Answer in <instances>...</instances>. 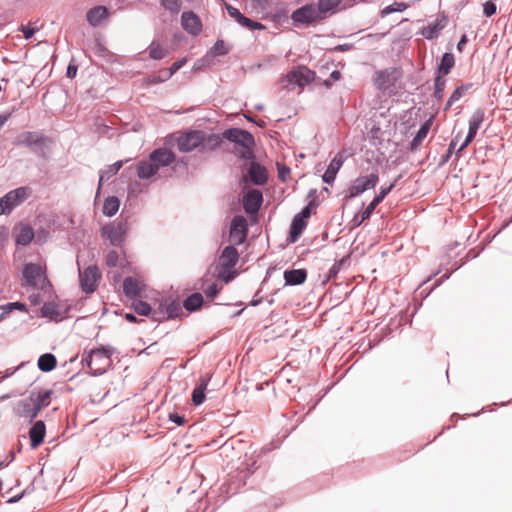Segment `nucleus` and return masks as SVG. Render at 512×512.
Masks as SVG:
<instances>
[{"mask_svg": "<svg viewBox=\"0 0 512 512\" xmlns=\"http://www.w3.org/2000/svg\"><path fill=\"white\" fill-rule=\"evenodd\" d=\"M53 394V389L35 386L29 391L26 398L19 400L14 405L13 413L19 418L26 419L27 423H33L41 411L51 404Z\"/></svg>", "mask_w": 512, "mask_h": 512, "instance_id": "f257e3e1", "label": "nucleus"}, {"mask_svg": "<svg viewBox=\"0 0 512 512\" xmlns=\"http://www.w3.org/2000/svg\"><path fill=\"white\" fill-rule=\"evenodd\" d=\"M222 145V138L216 134H206L205 130H184L179 136L178 150L189 153L195 149L200 152H213Z\"/></svg>", "mask_w": 512, "mask_h": 512, "instance_id": "f03ea898", "label": "nucleus"}, {"mask_svg": "<svg viewBox=\"0 0 512 512\" xmlns=\"http://www.w3.org/2000/svg\"><path fill=\"white\" fill-rule=\"evenodd\" d=\"M220 137L233 144L231 153L243 164L256 159V141L250 130H223Z\"/></svg>", "mask_w": 512, "mask_h": 512, "instance_id": "7ed1b4c3", "label": "nucleus"}, {"mask_svg": "<svg viewBox=\"0 0 512 512\" xmlns=\"http://www.w3.org/2000/svg\"><path fill=\"white\" fill-rule=\"evenodd\" d=\"M21 286L26 289L54 293V287L47 275V268L41 263L24 262L21 266Z\"/></svg>", "mask_w": 512, "mask_h": 512, "instance_id": "20e7f679", "label": "nucleus"}, {"mask_svg": "<svg viewBox=\"0 0 512 512\" xmlns=\"http://www.w3.org/2000/svg\"><path fill=\"white\" fill-rule=\"evenodd\" d=\"M239 261V253L234 245L225 246L218 259V263L214 266L212 277L222 281V284L232 282L236 273L234 267Z\"/></svg>", "mask_w": 512, "mask_h": 512, "instance_id": "39448f33", "label": "nucleus"}, {"mask_svg": "<svg viewBox=\"0 0 512 512\" xmlns=\"http://www.w3.org/2000/svg\"><path fill=\"white\" fill-rule=\"evenodd\" d=\"M51 143L52 140L50 137L31 130H27L26 132L19 134L14 140V144L16 146L26 147L32 153L43 159L47 158Z\"/></svg>", "mask_w": 512, "mask_h": 512, "instance_id": "423d86ee", "label": "nucleus"}, {"mask_svg": "<svg viewBox=\"0 0 512 512\" xmlns=\"http://www.w3.org/2000/svg\"><path fill=\"white\" fill-rule=\"evenodd\" d=\"M129 232V223L125 219H116L104 224L101 229V237L116 248H122Z\"/></svg>", "mask_w": 512, "mask_h": 512, "instance_id": "0eeeda50", "label": "nucleus"}, {"mask_svg": "<svg viewBox=\"0 0 512 512\" xmlns=\"http://www.w3.org/2000/svg\"><path fill=\"white\" fill-rule=\"evenodd\" d=\"M29 186L12 189L0 197V215H9L16 207L25 202L31 195Z\"/></svg>", "mask_w": 512, "mask_h": 512, "instance_id": "6e6552de", "label": "nucleus"}, {"mask_svg": "<svg viewBox=\"0 0 512 512\" xmlns=\"http://www.w3.org/2000/svg\"><path fill=\"white\" fill-rule=\"evenodd\" d=\"M378 182H379V175H378L377 171H373L369 175H366V176H358L349 185V187L344 195L343 201L345 203H347L351 199L359 197L364 192L375 188L376 185L378 184Z\"/></svg>", "mask_w": 512, "mask_h": 512, "instance_id": "1a4fd4ad", "label": "nucleus"}, {"mask_svg": "<svg viewBox=\"0 0 512 512\" xmlns=\"http://www.w3.org/2000/svg\"><path fill=\"white\" fill-rule=\"evenodd\" d=\"M102 274L96 265H89L84 270H79V286L87 295L93 294L99 286Z\"/></svg>", "mask_w": 512, "mask_h": 512, "instance_id": "9d476101", "label": "nucleus"}, {"mask_svg": "<svg viewBox=\"0 0 512 512\" xmlns=\"http://www.w3.org/2000/svg\"><path fill=\"white\" fill-rule=\"evenodd\" d=\"M159 311L162 312V319L167 321L185 317L182 305L177 298L171 296L161 297L156 300Z\"/></svg>", "mask_w": 512, "mask_h": 512, "instance_id": "9b49d317", "label": "nucleus"}, {"mask_svg": "<svg viewBox=\"0 0 512 512\" xmlns=\"http://www.w3.org/2000/svg\"><path fill=\"white\" fill-rule=\"evenodd\" d=\"M313 80L314 72L305 66H299L293 69L285 77V81L287 82L286 87L288 89H293L295 86L303 88Z\"/></svg>", "mask_w": 512, "mask_h": 512, "instance_id": "f8f14e48", "label": "nucleus"}, {"mask_svg": "<svg viewBox=\"0 0 512 512\" xmlns=\"http://www.w3.org/2000/svg\"><path fill=\"white\" fill-rule=\"evenodd\" d=\"M323 15L324 14L316 5L311 4L296 9L292 13L291 19L294 21V23L310 24L314 21L322 19Z\"/></svg>", "mask_w": 512, "mask_h": 512, "instance_id": "ddd939ff", "label": "nucleus"}, {"mask_svg": "<svg viewBox=\"0 0 512 512\" xmlns=\"http://www.w3.org/2000/svg\"><path fill=\"white\" fill-rule=\"evenodd\" d=\"M345 150H341L335 154V156L329 162L325 172L322 175V181L332 186L336 180L337 174L341 169L344 161L348 157Z\"/></svg>", "mask_w": 512, "mask_h": 512, "instance_id": "4468645a", "label": "nucleus"}, {"mask_svg": "<svg viewBox=\"0 0 512 512\" xmlns=\"http://www.w3.org/2000/svg\"><path fill=\"white\" fill-rule=\"evenodd\" d=\"M13 237L16 246L26 247L34 241L35 230L29 223L19 222L13 228Z\"/></svg>", "mask_w": 512, "mask_h": 512, "instance_id": "2eb2a0df", "label": "nucleus"}, {"mask_svg": "<svg viewBox=\"0 0 512 512\" xmlns=\"http://www.w3.org/2000/svg\"><path fill=\"white\" fill-rule=\"evenodd\" d=\"M248 235V229L245 218L242 215H236L230 222L229 237L235 245H241Z\"/></svg>", "mask_w": 512, "mask_h": 512, "instance_id": "dca6fc26", "label": "nucleus"}, {"mask_svg": "<svg viewBox=\"0 0 512 512\" xmlns=\"http://www.w3.org/2000/svg\"><path fill=\"white\" fill-rule=\"evenodd\" d=\"M148 159L160 170L174 163L176 155L172 150L158 147L150 152Z\"/></svg>", "mask_w": 512, "mask_h": 512, "instance_id": "f3484780", "label": "nucleus"}, {"mask_svg": "<svg viewBox=\"0 0 512 512\" xmlns=\"http://www.w3.org/2000/svg\"><path fill=\"white\" fill-rule=\"evenodd\" d=\"M38 317L46 318L53 323H61L65 320V315L61 313L60 307L55 298L43 303L39 308Z\"/></svg>", "mask_w": 512, "mask_h": 512, "instance_id": "a211bd4d", "label": "nucleus"}, {"mask_svg": "<svg viewBox=\"0 0 512 512\" xmlns=\"http://www.w3.org/2000/svg\"><path fill=\"white\" fill-rule=\"evenodd\" d=\"M30 425L29 429V440H30V448L32 450L40 447L44 441L46 436V424L43 420H34L33 423H27Z\"/></svg>", "mask_w": 512, "mask_h": 512, "instance_id": "6ab92c4d", "label": "nucleus"}, {"mask_svg": "<svg viewBox=\"0 0 512 512\" xmlns=\"http://www.w3.org/2000/svg\"><path fill=\"white\" fill-rule=\"evenodd\" d=\"M123 293L125 296L129 299H137L138 297H141L145 290H146V284L138 280L134 277L127 276L123 280Z\"/></svg>", "mask_w": 512, "mask_h": 512, "instance_id": "aec40b11", "label": "nucleus"}, {"mask_svg": "<svg viewBox=\"0 0 512 512\" xmlns=\"http://www.w3.org/2000/svg\"><path fill=\"white\" fill-rule=\"evenodd\" d=\"M246 165H249V177L254 185L261 186L266 183L269 174L263 164L254 159Z\"/></svg>", "mask_w": 512, "mask_h": 512, "instance_id": "412c9836", "label": "nucleus"}, {"mask_svg": "<svg viewBox=\"0 0 512 512\" xmlns=\"http://www.w3.org/2000/svg\"><path fill=\"white\" fill-rule=\"evenodd\" d=\"M307 277L308 271L305 268H288L283 272L284 286H300L306 282Z\"/></svg>", "mask_w": 512, "mask_h": 512, "instance_id": "4be33fe9", "label": "nucleus"}, {"mask_svg": "<svg viewBox=\"0 0 512 512\" xmlns=\"http://www.w3.org/2000/svg\"><path fill=\"white\" fill-rule=\"evenodd\" d=\"M181 25L185 31L194 36L198 35L202 30V23L199 17L191 11L182 14Z\"/></svg>", "mask_w": 512, "mask_h": 512, "instance_id": "5701e85b", "label": "nucleus"}, {"mask_svg": "<svg viewBox=\"0 0 512 512\" xmlns=\"http://www.w3.org/2000/svg\"><path fill=\"white\" fill-rule=\"evenodd\" d=\"M307 225H308V222H305L304 220L299 219L296 216H293V218L290 222V225H289L288 234L286 237V243L288 245L296 243L299 240V238L302 236Z\"/></svg>", "mask_w": 512, "mask_h": 512, "instance_id": "b1692460", "label": "nucleus"}, {"mask_svg": "<svg viewBox=\"0 0 512 512\" xmlns=\"http://www.w3.org/2000/svg\"><path fill=\"white\" fill-rule=\"evenodd\" d=\"M210 269L211 267L199 278L198 286L203 290L208 299H214L222 290V285H218L216 282H210Z\"/></svg>", "mask_w": 512, "mask_h": 512, "instance_id": "393cba45", "label": "nucleus"}, {"mask_svg": "<svg viewBox=\"0 0 512 512\" xmlns=\"http://www.w3.org/2000/svg\"><path fill=\"white\" fill-rule=\"evenodd\" d=\"M227 13L230 17L234 18L240 25L246 27L251 30L261 29L263 28L262 24L259 22H255L246 16H244L237 8L233 7L230 4H225Z\"/></svg>", "mask_w": 512, "mask_h": 512, "instance_id": "a878e982", "label": "nucleus"}, {"mask_svg": "<svg viewBox=\"0 0 512 512\" xmlns=\"http://www.w3.org/2000/svg\"><path fill=\"white\" fill-rule=\"evenodd\" d=\"M125 162L126 161L118 160V161L114 162L113 164L108 165L106 169L99 171V180H98L96 197L99 196L104 183L107 182L114 175H116L119 172V170L123 167Z\"/></svg>", "mask_w": 512, "mask_h": 512, "instance_id": "bb28decb", "label": "nucleus"}, {"mask_svg": "<svg viewBox=\"0 0 512 512\" xmlns=\"http://www.w3.org/2000/svg\"><path fill=\"white\" fill-rule=\"evenodd\" d=\"M439 273H440V270H438V271L434 272L433 274L429 275L425 280L422 281V283L419 286V289H421V291L419 292V295L422 298H427L436 287L440 286L442 283H444L446 280H448L452 276V272H446L438 280H436L431 286L423 288V286L425 284L430 282Z\"/></svg>", "mask_w": 512, "mask_h": 512, "instance_id": "cd10ccee", "label": "nucleus"}, {"mask_svg": "<svg viewBox=\"0 0 512 512\" xmlns=\"http://www.w3.org/2000/svg\"><path fill=\"white\" fill-rule=\"evenodd\" d=\"M136 173L140 180L146 181V180H151V179L155 178L158 175L159 170L148 159V160H141L137 163Z\"/></svg>", "mask_w": 512, "mask_h": 512, "instance_id": "c85d7f7f", "label": "nucleus"}, {"mask_svg": "<svg viewBox=\"0 0 512 512\" xmlns=\"http://www.w3.org/2000/svg\"><path fill=\"white\" fill-rule=\"evenodd\" d=\"M362 132H364L362 130ZM364 138L368 139L372 146H375L377 149L381 150L384 147L385 143V135H387V142H390L391 130H367V133H363Z\"/></svg>", "mask_w": 512, "mask_h": 512, "instance_id": "c756f323", "label": "nucleus"}, {"mask_svg": "<svg viewBox=\"0 0 512 512\" xmlns=\"http://www.w3.org/2000/svg\"><path fill=\"white\" fill-rule=\"evenodd\" d=\"M37 367L41 372L49 373L57 367V358L51 352L43 353L37 360Z\"/></svg>", "mask_w": 512, "mask_h": 512, "instance_id": "7c9ffc66", "label": "nucleus"}, {"mask_svg": "<svg viewBox=\"0 0 512 512\" xmlns=\"http://www.w3.org/2000/svg\"><path fill=\"white\" fill-rule=\"evenodd\" d=\"M121 206V200L118 196L109 195L104 199L102 213L104 216L111 218L115 216Z\"/></svg>", "mask_w": 512, "mask_h": 512, "instance_id": "2f4dec72", "label": "nucleus"}, {"mask_svg": "<svg viewBox=\"0 0 512 512\" xmlns=\"http://www.w3.org/2000/svg\"><path fill=\"white\" fill-rule=\"evenodd\" d=\"M204 305V298L200 292H194L188 295L182 305L189 313L198 311Z\"/></svg>", "mask_w": 512, "mask_h": 512, "instance_id": "473e14b6", "label": "nucleus"}, {"mask_svg": "<svg viewBox=\"0 0 512 512\" xmlns=\"http://www.w3.org/2000/svg\"><path fill=\"white\" fill-rule=\"evenodd\" d=\"M93 354L91 353V350H85L83 355H82V359H81V363L83 366H86L89 368V372L88 374L90 376H93V377H98V376H102L104 375L107 371H108V368L107 367H97V368H93L92 367V364L94 362V359H93Z\"/></svg>", "mask_w": 512, "mask_h": 512, "instance_id": "72a5a7b5", "label": "nucleus"}, {"mask_svg": "<svg viewBox=\"0 0 512 512\" xmlns=\"http://www.w3.org/2000/svg\"><path fill=\"white\" fill-rule=\"evenodd\" d=\"M0 320L6 319L13 311H19L23 313H28L29 308L26 303L21 301L7 302L3 305H0Z\"/></svg>", "mask_w": 512, "mask_h": 512, "instance_id": "f704fd0d", "label": "nucleus"}, {"mask_svg": "<svg viewBox=\"0 0 512 512\" xmlns=\"http://www.w3.org/2000/svg\"><path fill=\"white\" fill-rule=\"evenodd\" d=\"M108 16V10L105 6H96L91 8L86 15L87 21L92 26H99L100 23Z\"/></svg>", "mask_w": 512, "mask_h": 512, "instance_id": "c9c22d12", "label": "nucleus"}, {"mask_svg": "<svg viewBox=\"0 0 512 512\" xmlns=\"http://www.w3.org/2000/svg\"><path fill=\"white\" fill-rule=\"evenodd\" d=\"M93 356L104 358L108 360L107 368L109 369L112 365L110 358L116 352V348L109 344H99L97 347L90 349Z\"/></svg>", "mask_w": 512, "mask_h": 512, "instance_id": "e433bc0d", "label": "nucleus"}, {"mask_svg": "<svg viewBox=\"0 0 512 512\" xmlns=\"http://www.w3.org/2000/svg\"><path fill=\"white\" fill-rule=\"evenodd\" d=\"M138 206V199L126 197L119 219H125L127 223L134 216L135 209Z\"/></svg>", "mask_w": 512, "mask_h": 512, "instance_id": "4c0bfd02", "label": "nucleus"}, {"mask_svg": "<svg viewBox=\"0 0 512 512\" xmlns=\"http://www.w3.org/2000/svg\"><path fill=\"white\" fill-rule=\"evenodd\" d=\"M461 137V132H459L449 143L448 145V148L446 149V151L441 155L440 159H439V162H438V167H443L444 165H446L449 160L451 159L452 155L455 154L456 155V152H457V143H458V139Z\"/></svg>", "mask_w": 512, "mask_h": 512, "instance_id": "58836bf2", "label": "nucleus"}, {"mask_svg": "<svg viewBox=\"0 0 512 512\" xmlns=\"http://www.w3.org/2000/svg\"><path fill=\"white\" fill-rule=\"evenodd\" d=\"M350 259L348 257H342L338 260H335V262L332 264V266L328 269V271L325 274V280L330 281L332 279H335L340 270L343 266L349 265Z\"/></svg>", "mask_w": 512, "mask_h": 512, "instance_id": "ea45409f", "label": "nucleus"}, {"mask_svg": "<svg viewBox=\"0 0 512 512\" xmlns=\"http://www.w3.org/2000/svg\"><path fill=\"white\" fill-rule=\"evenodd\" d=\"M386 197H387L386 189L380 188L378 193L375 194L374 198L371 200V202L363 209L364 212L371 217L374 210L376 209V207L380 203H382Z\"/></svg>", "mask_w": 512, "mask_h": 512, "instance_id": "a19ab883", "label": "nucleus"}, {"mask_svg": "<svg viewBox=\"0 0 512 512\" xmlns=\"http://www.w3.org/2000/svg\"><path fill=\"white\" fill-rule=\"evenodd\" d=\"M48 294H49L50 298L56 299V301L60 307L61 313L65 315V320L70 318V312L76 308V305L71 303L68 299H60L55 291H54V293H48Z\"/></svg>", "mask_w": 512, "mask_h": 512, "instance_id": "79ce46f5", "label": "nucleus"}, {"mask_svg": "<svg viewBox=\"0 0 512 512\" xmlns=\"http://www.w3.org/2000/svg\"><path fill=\"white\" fill-rule=\"evenodd\" d=\"M429 131L430 130H417L412 140L408 143L406 151L410 153L416 151L424 139L428 136Z\"/></svg>", "mask_w": 512, "mask_h": 512, "instance_id": "37998d69", "label": "nucleus"}, {"mask_svg": "<svg viewBox=\"0 0 512 512\" xmlns=\"http://www.w3.org/2000/svg\"><path fill=\"white\" fill-rule=\"evenodd\" d=\"M131 308L135 314L146 317V315L150 313L151 305L148 302L137 298L132 301Z\"/></svg>", "mask_w": 512, "mask_h": 512, "instance_id": "c03bdc74", "label": "nucleus"}, {"mask_svg": "<svg viewBox=\"0 0 512 512\" xmlns=\"http://www.w3.org/2000/svg\"><path fill=\"white\" fill-rule=\"evenodd\" d=\"M454 63H455V59H454L453 54L445 53L442 56L440 65L438 67L439 74L447 75L450 72L451 68L454 66Z\"/></svg>", "mask_w": 512, "mask_h": 512, "instance_id": "a18cd8bd", "label": "nucleus"}, {"mask_svg": "<svg viewBox=\"0 0 512 512\" xmlns=\"http://www.w3.org/2000/svg\"><path fill=\"white\" fill-rule=\"evenodd\" d=\"M149 55L154 60H161L168 55V50L153 41L149 46Z\"/></svg>", "mask_w": 512, "mask_h": 512, "instance_id": "49530a36", "label": "nucleus"}, {"mask_svg": "<svg viewBox=\"0 0 512 512\" xmlns=\"http://www.w3.org/2000/svg\"><path fill=\"white\" fill-rule=\"evenodd\" d=\"M371 217L369 215H367L364 210L361 212V213H355L354 216L352 217V219L349 221V223L347 224V228L349 231H352L356 228H358L359 226H361V224L366 221V220H369Z\"/></svg>", "mask_w": 512, "mask_h": 512, "instance_id": "de8ad7c7", "label": "nucleus"}, {"mask_svg": "<svg viewBox=\"0 0 512 512\" xmlns=\"http://www.w3.org/2000/svg\"><path fill=\"white\" fill-rule=\"evenodd\" d=\"M443 25H441L439 22H435L433 24L428 25L427 27H424L422 30V35L426 39H433L438 36L439 32L443 29Z\"/></svg>", "mask_w": 512, "mask_h": 512, "instance_id": "09e8293b", "label": "nucleus"}, {"mask_svg": "<svg viewBox=\"0 0 512 512\" xmlns=\"http://www.w3.org/2000/svg\"><path fill=\"white\" fill-rule=\"evenodd\" d=\"M206 392L203 389L194 387L191 392V402L194 406H200L206 401Z\"/></svg>", "mask_w": 512, "mask_h": 512, "instance_id": "8fccbe9b", "label": "nucleus"}, {"mask_svg": "<svg viewBox=\"0 0 512 512\" xmlns=\"http://www.w3.org/2000/svg\"><path fill=\"white\" fill-rule=\"evenodd\" d=\"M161 6L168 10L171 14H178L181 10L180 0H160Z\"/></svg>", "mask_w": 512, "mask_h": 512, "instance_id": "3c124183", "label": "nucleus"}, {"mask_svg": "<svg viewBox=\"0 0 512 512\" xmlns=\"http://www.w3.org/2000/svg\"><path fill=\"white\" fill-rule=\"evenodd\" d=\"M340 2L341 0H319L317 7L325 15L327 12L335 9Z\"/></svg>", "mask_w": 512, "mask_h": 512, "instance_id": "603ef678", "label": "nucleus"}, {"mask_svg": "<svg viewBox=\"0 0 512 512\" xmlns=\"http://www.w3.org/2000/svg\"><path fill=\"white\" fill-rule=\"evenodd\" d=\"M479 254H480V252L476 251L475 248L470 249L466 253L465 257L460 260V263L457 264L450 272H452V274H453L455 271H457L458 269L463 267L470 260H473V259L477 258L479 256Z\"/></svg>", "mask_w": 512, "mask_h": 512, "instance_id": "864d4df0", "label": "nucleus"}, {"mask_svg": "<svg viewBox=\"0 0 512 512\" xmlns=\"http://www.w3.org/2000/svg\"><path fill=\"white\" fill-rule=\"evenodd\" d=\"M144 191V187H142V185L139 182H130L128 184L127 196L138 199L139 194L143 193Z\"/></svg>", "mask_w": 512, "mask_h": 512, "instance_id": "5fc2aeb1", "label": "nucleus"}, {"mask_svg": "<svg viewBox=\"0 0 512 512\" xmlns=\"http://www.w3.org/2000/svg\"><path fill=\"white\" fill-rule=\"evenodd\" d=\"M407 8V5L403 2H395L392 5L385 7L381 11V16L385 17L393 12H403Z\"/></svg>", "mask_w": 512, "mask_h": 512, "instance_id": "6e6d98bb", "label": "nucleus"}, {"mask_svg": "<svg viewBox=\"0 0 512 512\" xmlns=\"http://www.w3.org/2000/svg\"><path fill=\"white\" fill-rule=\"evenodd\" d=\"M43 473H44V469L41 468L40 471L38 472V475L35 476L33 481L25 489H23L21 491V494L23 495V497L28 496L35 491V489L38 485V481L40 480V478H42Z\"/></svg>", "mask_w": 512, "mask_h": 512, "instance_id": "4d7b16f0", "label": "nucleus"}, {"mask_svg": "<svg viewBox=\"0 0 512 512\" xmlns=\"http://www.w3.org/2000/svg\"><path fill=\"white\" fill-rule=\"evenodd\" d=\"M187 60L186 58H182L176 62H174L168 71L165 72V76L160 81H164L172 77L179 69H181L185 64Z\"/></svg>", "mask_w": 512, "mask_h": 512, "instance_id": "13d9d810", "label": "nucleus"}, {"mask_svg": "<svg viewBox=\"0 0 512 512\" xmlns=\"http://www.w3.org/2000/svg\"><path fill=\"white\" fill-rule=\"evenodd\" d=\"M478 130H468L466 137L457 149L456 156H458L476 137Z\"/></svg>", "mask_w": 512, "mask_h": 512, "instance_id": "bf43d9fd", "label": "nucleus"}, {"mask_svg": "<svg viewBox=\"0 0 512 512\" xmlns=\"http://www.w3.org/2000/svg\"><path fill=\"white\" fill-rule=\"evenodd\" d=\"M50 236V232L47 228L40 227L37 230H35V241L37 244H44L47 242L48 238Z\"/></svg>", "mask_w": 512, "mask_h": 512, "instance_id": "052dcab7", "label": "nucleus"}, {"mask_svg": "<svg viewBox=\"0 0 512 512\" xmlns=\"http://www.w3.org/2000/svg\"><path fill=\"white\" fill-rule=\"evenodd\" d=\"M105 263L110 268L116 267L119 263L118 252L114 249H111L105 257Z\"/></svg>", "mask_w": 512, "mask_h": 512, "instance_id": "680f3d73", "label": "nucleus"}, {"mask_svg": "<svg viewBox=\"0 0 512 512\" xmlns=\"http://www.w3.org/2000/svg\"><path fill=\"white\" fill-rule=\"evenodd\" d=\"M483 112L476 110L469 120V128H479L483 121Z\"/></svg>", "mask_w": 512, "mask_h": 512, "instance_id": "e2e57ef3", "label": "nucleus"}, {"mask_svg": "<svg viewBox=\"0 0 512 512\" xmlns=\"http://www.w3.org/2000/svg\"><path fill=\"white\" fill-rule=\"evenodd\" d=\"M168 421L175 423L177 426H183L186 423L185 415L179 414L176 411L170 412L168 414Z\"/></svg>", "mask_w": 512, "mask_h": 512, "instance_id": "0e129e2a", "label": "nucleus"}, {"mask_svg": "<svg viewBox=\"0 0 512 512\" xmlns=\"http://www.w3.org/2000/svg\"><path fill=\"white\" fill-rule=\"evenodd\" d=\"M278 177L282 182H286L291 174V169L285 164H277Z\"/></svg>", "mask_w": 512, "mask_h": 512, "instance_id": "69168bd1", "label": "nucleus"}, {"mask_svg": "<svg viewBox=\"0 0 512 512\" xmlns=\"http://www.w3.org/2000/svg\"><path fill=\"white\" fill-rule=\"evenodd\" d=\"M212 377V373H205L199 378L198 383L196 384L195 387L207 391L208 385L211 382Z\"/></svg>", "mask_w": 512, "mask_h": 512, "instance_id": "338daca9", "label": "nucleus"}, {"mask_svg": "<svg viewBox=\"0 0 512 512\" xmlns=\"http://www.w3.org/2000/svg\"><path fill=\"white\" fill-rule=\"evenodd\" d=\"M445 79L439 75L436 77L435 79V91H434V94H435V97L437 98H441L442 97V93H443V90H444V87H445Z\"/></svg>", "mask_w": 512, "mask_h": 512, "instance_id": "774afa93", "label": "nucleus"}]
</instances>
